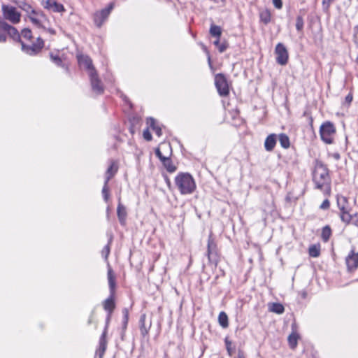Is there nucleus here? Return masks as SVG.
<instances>
[{
    "mask_svg": "<svg viewBox=\"0 0 358 358\" xmlns=\"http://www.w3.org/2000/svg\"><path fill=\"white\" fill-rule=\"evenodd\" d=\"M147 124L152 128V129L155 132V134L160 136L162 135V129L161 128L156 124V121L154 118L150 117L147 120Z\"/></svg>",
    "mask_w": 358,
    "mask_h": 358,
    "instance_id": "nucleus-25",
    "label": "nucleus"
},
{
    "mask_svg": "<svg viewBox=\"0 0 358 358\" xmlns=\"http://www.w3.org/2000/svg\"><path fill=\"white\" fill-rule=\"evenodd\" d=\"M278 139H279L280 145L282 148H288L289 147V145H290L289 138L286 134H280Z\"/></svg>",
    "mask_w": 358,
    "mask_h": 358,
    "instance_id": "nucleus-30",
    "label": "nucleus"
},
{
    "mask_svg": "<svg viewBox=\"0 0 358 358\" xmlns=\"http://www.w3.org/2000/svg\"><path fill=\"white\" fill-rule=\"evenodd\" d=\"M276 144V135L274 134H270L267 136L264 142L265 149L271 152L272 151Z\"/></svg>",
    "mask_w": 358,
    "mask_h": 358,
    "instance_id": "nucleus-17",
    "label": "nucleus"
},
{
    "mask_svg": "<svg viewBox=\"0 0 358 358\" xmlns=\"http://www.w3.org/2000/svg\"><path fill=\"white\" fill-rule=\"evenodd\" d=\"M124 317H125V319L127 320V317H128V312L126 309L124 310Z\"/></svg>",
    "mask_w": 358,
    "mask_h": 358,
    "instance_id": "nucleus-55",
    "label": "nucleus"
},
{
    "mask_svg": "<svg viewBox=\"0 0 358 358\" xmlns=\"http://www.w3.org/2000/svg\"><path fill=\"white\" fill-rule=\"evenodd\" d=\"M210 34L213 36L220 38L222 34L221 27L217 25H211L210 28Z\"/></svg>",
    "mask_w": 358,
    "mask_h": 358,
    "instance_id": "nucleus-34",
    "label": "nucleus"
},
{
    "mask_svg": "<svg viewBox=\"0 0 358 358\" xmlns=\"http://www.w3.org/2000/svg\"><path fill=\"white\" fill-rule=\"evenodd\" d=\"M115 3L111 2L109 3L107 8L98 11L94 14V22L96 27H101L103 23L108 17L111 10L113 9Z\"/></svg>",
    "mask_w": 358,
    "mask_h": 358,
    "instance_id": "nucleus-5",
    "label": "nucleus"
},
{
    "mask_svg": "<svg viewBox=\"0 0 358 358\" xmlns=\"http://www.w3.org/2000/svg\"><path fill=\"white\" fill-rule=\"evenodd\" d=\"M43 6L45 8L54 12L62 13L65 11V8L62 4L52 0H47L43 3Z\"/></svg>",
    "mask_w": 358,
    "mask_h": 358,
    "instance_id": "nucleus-12",
    "label": "nucleus"
},
{
    "mask_svg": "<svg viewBox=\"0 0 358 358\" xmlns=\"http://www.w3.org/2000/svg\"><path fill=\"white\" fill-rule=\"evenodd\" d=\"M117 171V166L116 164L113 162L110 166L108 168L106 173V180L105 182H108V181L114 176Z\"/></svg>",
    "mask_w": 358,
    "mask_h": 358,
    "instance_id": "nucleus-20",
    "label": "nucleus"
},
{
    "mask_svg": "<svg viewBox=\"0 0 358 358\" xmlns=\"http://www.w3.org/2000/svg\"><path fill=\"white\" fill-rule=\"evenodd\" d=\"M331 235V228L329 226H325L324 227H323L321 236H322V240L324 242L328 241Z\"/></svg>",
    "mask_w": 358,
    "mask_h": 358,
    "instance_id": "nucleus-33",
    "label": "nucleus"
},
{
    "mask_svg": "<svg viewBox=\"0 0 358 358\" xmlns=\"http://www.w3.org/2000/svg\"><path fill=\"white\" fill-rule=\"evenodd\" d=\"M352 95L351 94H348L345 97V103H347L348 105L352 102Z\"/></svg>",
    "mask_w": 358,
    "mask_h": 358,
    "instance_id": "nucleus-50",
    "label": "nucleus"
},
{
    "mask_svg": "<svg viewBox=\"0 0 358 358\" xmlns=\"http://www.w3.org/2000/svg\"><path fill=\"white\" fill-rule=\"evenodd\" d=\"M21 35L24 38L30 39L31 38V31L29 29H24L22 31Z\"/></svg>",
    "mask_w": 358,
    "mask_h": 358,
    "instance_id": "nucleus-40",
    "label": "nucleus"
},
{
    "mask_svg": "<svg viewBox=\"0 0 358 358\" xmlns=\"http://www.w3.org/2000/svg\"><path fill=\"white\" fill-rule=\"evenodd\" d=\"M270 310L278 314H282L284 312L285 308L282 304L273 303L270 307Z\"/></svg>",
    "mask_w": 358,
    "mask_h": 358,
    "instance_id": "nucleus-31",
    "label": "nucleus"
},
{
    "mask_svg": "<svg viewBox=\"0 0 358 358\" xmlns=\"http://www.w3.org/2000/svg\"><path fill=\"white\" fill-rule=\"evenodd\" d=\"M90 78L92 90L96 94L103 93V85L101 83V80L99 79L97 73L94 69H92V72L90 73Z\"/></svg>",
    "mask_w": 358,
    "mask_h": 358,
    "instance_id": "nucleus-9",
    "label": "nucleus"
},
{
    "mask_svg": "<svg viewBox=\"0 0 358 358\" xmlns=\"http://www.w3.org/2000/svg\"><path fill=\"white\" fill-rule=\"evenodd\" d=\"M303 24H304V22H303V19L302 16H300V15L297 16L296 20V28L297 31H302L303 28Z\"/></svg>",
    "mask_w": 358,
    "mask_h": 358,
    "instance_id": "nucleus-36",
    "label": "nucleus"
},
{
    "mask_svg": "<svg viewBox=\"0 0 358 358\" xmlns=\"http://www.w3.org/2000/svg\"><path fill=\"white\" fill-rule=\"evenodd\" d=\"M24 10L30 14L36 13V10H34L31 6L24 3L23 6H20Z\"/></svg>",
    "mask_w": 358,
    "mask_h": 358,
    "instance_id": "nucleus-39",
    "label": "nucleus"
},
{
    "mask_svg": "<svg viewBox=\"0 0 358 358\" xmlns=\"http://www.w3.org/2000/svg\"><path fill=\"white\" fill-rule=\"evenodd\" d=\"M335 134L336 128L332 122L327 121L320 126V134L321 139L327 144L333 143Z\"/></svg>",
    "mask_w": 358,
    "mask_h": 358,
    "instance_id": "nucleus-3",
    "label": "nucleus"
},
{
    "mask_svg": "<svg viewBox=\"0 0 358 358\" xmlns=\"http://www.w3.org/2000/svg\"><path fill=\"white\" fill-rule=\"evenodd\" d=\"M29 17L30 20L34 23L35 25H36L38 27H41L40 24V20H38V17L37 14H30L29 15Z\"/></svg>",
    "mask_w": 358,
    "mask_h": 358,
    "instance_id": "nucleus-38",
    "label": "nucleus"
},
{
    "mask_svg": "<svg viewBox=\"0 0 358 358\" xmlns=\"http://www.w3.org/2000/svg\"><path fill=\"white\" fill-rule=\"evenodd\" d=\"M2 11L4 17L13 24H16L20 20V14L17 12L16 8L6 5L2 6Z\"/></svg>",
    "mask_w": 358,
    "mask_h": 358,
    "instance_id": "nucleus-6",
    "label": "nucleus"
},
{
    "mask_svg": "<svg viewBox=\"0 0 358 358\" xmlns=\"http://www.w3.org/2000/svg\"><path fill=\"white\" fill-rule=\"evenodd\" d=\"M108 282L111 281L113 280H115V277L113 272L110 268L108 271Z\"/></svg>",
    "mask_w": 358,
    "mask_h": 358,
    "instance_id": "nucleus-48",
    "label": "nucleus"
},
{
    "mask_svg": "<svg viewBox=\"0 0 358 358\" xmlns=\"http://www.w3.org/2000/svg\"><path fill=\"white\" fill-rule=\"evenodd\" d=\"M145 315H142L140 317L139 323H140V331L141 334L143 336H146L148 334V331L151 327V322L146 324L145 322Z\"/></svg>",
    "mask_w": 358,
    "mask_h": 358,
    "instance_id": "nucleus-18",
    "label": "nucleus"
},
{
    "mask_svg": "<svg viewBox=\"0 0 358 358\" xmlns=\"http://www.w3.org/2000/svg\"><path fill=\"white\" fill-rule=\"evenodd\" d=\"M218 322L224 329L229 327L228 316L224 312L222 311L220 313L218 316Z\"/></svg>",
    "mask_w": 358,
    "mask_h": 358,
    "instance_id": "nucleus-26",
    "label": "nucleus"
},
{
    "mask_svg": "<svg viewBox=\"0 0 358 358\" xmlns=\"http://www.w3.org/2000/svg\"><path fill=\"white\" fill-rule=\"evenodd\" d=\"M102 194L103 196L104 200L107 202L109 198V190L108 187V182H105L104 185L102 189Z\"/></svg>",
    "mask_w": 358,
    "mask_h": 358,
    "instance_id": "nucleus-37",
    "label": "nucleus"
},
{
    "mask_svg": "<svg viewBox=\"0 0 358 358\" xmlns=\"http://www.w3.org/2000/svg\"><path fill=\"white\" fill-rule=\"evenodd\" d=\"M357 217V214L351 215L350 213V208L346 209L345 210H341L340 213V217L342 222H343L345 224H349L350 222H354L355 224H357V222L358 221V219L355 221H354V218Z\"/></svg>",
    "mask_w": 358,
    "mask_h": 358,
    "instance_id": "nucleus-13",
    "label": "nucleus"
},
{
    "mask_svg": "<svg viewBox=\"0 0 358 358\" xmlns=\"http://www.w3.org/2000/svg\"><path fill=\"white\" fill-rule=\"evenodd\" d=\"M20 42L22 50L30 55L38 53L44 45V42L40 37H38L36 41L31 45H25L22 41Z\"/></svg>",
    "mask_w": 358,
    "mask_h": 358,
    "instance_id": "nucleus-7",
    "label": "nucleus"
},
{
    "mask_svg": "<svg viewBox=\"0 0 358 358\" xmlns=\"http://www.w3.org/2000/svg\"><path fill=\"white\" fill-rule=\"evenodd\" d=\"M106 331L105 330L100 338L99 347L98 350H96V353L99 355V358L103 357V356L105 353V351L106 350L107 341H106Z\"/></svg>",
    "mask_w": 358,
    "mask_h": 358,
    "instance_id": "nucleus-14",
    "label": "nucleus"
},
{
    "mask_svg": "<svg viewBox=\"0 0 358 358\" xmlns=\"http://www.w3.org/2000/svg\"><path fill=\"white\" fill-rule=\"evenodd\" d=\"M334 1V0H323L322 3L323 5H327V6L329 7Z\"/></svg>",
    "mask_w": 358,
    "mask_h": 358,
    "instance_id": "nucleus-51",
    "label": "nucleus"
},
{
    "mask_svg": "<svg viewBox=\"0 0 358 358\" xmlns=\"http://www.w3.org/2000/svg\"><path fill=\"white\" fill-rule=\"evenodd\" d=\"M143 138L148 141H150L152 140V135H151L150 132L149 131L148 129H147L146 130H145L143 131Z\"/></svg>",
    "mask_w": 358,
    "mask_h": 358,
    "instance_id": "nucleus-44",
    "label": "nucleus"
},
{
    "mask_svg": "<svg viewBox=\"0 0 358 358\" xmlns=\"http://www.w3.org/2000/svg\"><path fill=\"white\" fill-rule=\"evenodd\" d=\"M37 14L38 17V20H40V24L41 27L45 28L46 24L48 23V20L45 14H43L42 12H37L36 11V13Z\"/></svg>",
    "mask_w": 358,
    "mask_h": 358,
    "instance_id": "nucleus-35",
    "label": "nucleus"
},
{
    "mask_svg": "<svg viewBox=\"0 0 358 358\" xmlns=\"http://www.w3.org/2000/svg\"><path fill=\"white\" fill-rule=\"evenodd\" d=\"M226 348L229 355L231 356L234 352V350L231 349V343L227 338L225 339Z\"/></svg>",
    "mask_w": 358,
    "mask_h": 358,
    "instance_id": "nucleus-43",
    "label": "nucleus"
},
{
    "mask_svg": "<svg viewBox=\"0 0 358 358\" xmlns=\"http://www.w3.org/2000/svg\"><path fill=\"white\" fill-rule=\"evenodd\" d=\"M79 64L90 71V73L92 69H94L92 65V59L86 55H80L78 57Z\"/></svg>",
    "mask_w": 358,
    "mask_h": 358,
    "instance_id": "nucleus-15",
    "label": "nucleus"
},
{
    "mask_svg": "<svg viewBox=\"0 0 358 358\" xmlns=\"http://www.w3.org/2000/svg\"><path fill=\"white\" fill-rule=\"evenodd\" d=\"M260 20L265 24H267L271 21V13L268 10H264L259 13Z\"/></svg>",
    "mask_w": 358,
    "mask_h": 358,
    "instance_id": "nucleus-29",
    "label": "nucleus"
},
{
    "mask_svg": "<svg viewBox=\"0 0 358 358\" xmlns=\"http://www.w3.org/2000/svg\"><path fill=\"white\" fill-rule=\"evenodd\" d=\"M276 62L280 65H285L288 62L289 55L286 47L281 43L276 45L275 49Z\"/></svg>",
    "mask_w": 358,
    "mask_h": 358,
    "instance_id": "nucleus-8",
    "label": "nucleus"
},
{
    "mask_svg": "<svg viewBox=\"0 0 358 358\" xmlns=\"http://www.w3.org/2000/svg\"><path fill=\"white\" fill-rule=\"evenodd\" d=\"M108 284H109V287H110L111 294L113 295V294H114V289H115V280H113L111 281H109Z\"/></svg>",
    "mask_w": 358,
    "mask_h": 358,
    "instance_id": "nucleus-49",
    "label": "nucleus"
},
{
    "mask_svg": "<svg viewBox=\"0 0 358 358\" xmlns=\"http://www.w3.org/2000/svg\"><path fill=\"white\" fill-rule=\"evenodd\" d=\"M337 204L341 210H345L349 208L348 201L345 196H340L337 197Z\"/></svg>",
    "mask_w": 358,
    "mask_h": 358,
    "instance_id": "nucleus-24",
    "label": "nucleus"
},
{
    "mask_svg": "<svg viewBox=\"0 0 358 358\" xmlns=\"http://www.w3.org/2000/svg\"><path fill=\"white\" fill-rule=\"evenodd\" d=\"M162 164L167 171L169 173H173L176 171V166L173 164L172 161L169 158V156H168L166 158H163Z\"/></svg>",
    "mask_w": 358,
    "mask_h": 358,
    "instance_id": "nucleus-21",
    "label": "nucleus"
},
{
    "mask_svg": "<svg viewBox=\"0 0 358 358\" xmlns=\"http://www.w3.org/2000/svg\"><path fill=\"white\" fill-rule=\"evenodd\" d=\"M214 45H216L217 48H218V46L220 45L219 38H217V40H216V41L214 42Z\"/></svg>",
    "mask_w": 358,
    "mask_h": 358,
    "instance_id": "nucleus-53",
    "label": "nucleus"
},
{
    "mask_svg": "<svg viewBox=\"0 0 358 358\" xmlns=\"http://www.w3.org/2000/svg\"><path fill=\"white\" fill-rule=\"evenodd\" d=\"M345 263L349 271H354L358 267V252L355 253L352 250L346 257Z\"/></svg>",
    "mask_w": 358,
    "mask_h": 358,
    "instance_id": "nucleus-10",
    "label": "nucleus"
},
{
    "mask_svg": "<svg viewBox=\"0 0 358 358\" xmlns=\"http://www.w3.org/2000/svg\"><path fill=\"white\" fill-rule=\"evenodd\" d=\"M161 150L171 151V145L169 143H163L155 150L156 155L159 158V159L162 162H163V158H166L168 156L163 155L162 152H161Z\"/></svg>",
    "mask_w": 358,
    "mask_h": 358,
    "instance_id": "nucleus-19",
    "label": "nucleus"
},
{
    "mask_svg": "<svg viewBox=\"0 0 358 358\" xmlns=\"http://www.w3.org/2000/svg\"><path fill=\"white\" fill-rule=\"evenodd\" d=\"M309 255L312 257H317L320 255V245L314 244L310 246L308 250Z\"/></svg>",
    "mask_w": 358,
    "mask_h": 358,
    "instance_id": "nucleus-27",
    "label": "nucleus"
},
{
    "mask_svg": "<svg viewBox=\"0 0 358 358\" xmlns=\"http://www.w3.org/2000/svg\"><path fill=\"white\" fill-rule=\"evenodd\" d=\"M166 183H167V185H168L169 186H170V185H171V182H170L169 179V178H166Z\"/></svg>",
    "mask_w": 358,
    "mask_h": 358,
    "instance_id": "nucleus-56",
    "label": "nucleus"
},
{
    "mask_svg": "<svg viewBox=\"0 0 358 358\" xmlns=\"http://www.w3.org/2000/svg\"><path fill=\"white\" fill-rule=\"evenodd\" d=\"M208 258L210 262L216 261V245L212 238L211 235L209 236L208 241V250H207Z\"/></svg>",
    "mask_w": 358,
    "mask_h": 358,
    "instance_id": "nucleus-11",
    "label": "nucleus"
},
{
    "mask_svg": "<svg viewBox=\"0 0 358 358\" xmlns=\"http://www.w3.org/2000/svg\"><path fill=\"white\" fill-rule=\"evenodd\" d=\"M227 47L228 45L227 43L224 42L220 43V45L218 46V50L220 52H223L227 50Z\"/></svg>",
    "mask_w": 358,
    "mask_h": 358,
    "instance_id": "nucleus-47",
    "label": "nucleus"
},
{
    "mask_svg": "<svg viewBox=\"0 0 358 358\" xmlns=\"http://www.w3.org/2000/svg\"><path fill=\"white\" fill-rule=\"evenodd\" d=\"M50 59L57 66L62 65V59L59 58V57H58L57 55H53L52 54H51Z\"/></svg>",
    "mask_w": 358,
    "mask_h": 358,
    "instance_id": "nucleus-41",
    "label": "nucleus"
},
{
    "mask_svg": "<svg viewBox=\"0 0 358 358\" xmlns=\"http://www.w3.org/2000/svg\"><path fill=\"white\" fill-rule=\"evenodd\" d=\"M103 308L106 310L111 313L115 308V302L113 296L111 294L110 297L106 299L103 302Z\"/></svg>",
    "mask_w": 358,
    "mask_h": 358,
    "instance_id": "nucleus-22",
    "label": "nucleus"
},
{
    "mask_svg": "<svg viewBox=\"0 0 358 358\" xmlns=\"http://www.w3.org/2000/svg\"><path fill=\"white\" fill-rule=\"evenodd\" d=\"M215 84L220 96H227L229 94V85L224 74L218 73L215 76Z\"/></svg>",
    "mask_w": 358,
    "mask_h": 358,
    "instance_id": "nucleus-4",
    "label": "nucleus"
},
{
    "mask_svg": "<svg viewBox=\"0 0 358 358\" xmlns=\"http://www.w3.org/2000/svg\"><path fill=\"white\" fill-rule=\"evenodd\" d=\"M6 27H8V24L0 18V42H5L6 40Z\"/></svg>",
    "mask_w": 358,
    "mask_h": 358,
    "instance_id": "nucleus-23",
    "label": "nucleus"
},
{
    "mask_svg": "<svg viewBox=\"0 0 358 358\" xmlns=\"http://www.w3.org/2000/svg\"><path fill=\"white\" fill-rule=\"evenodd\" d=\"M333 157H334V159L338 160L340 159V155L338 153H334L333 155Z\"/></svg>",
    "mask_w": 358,
    "mask_h": 358,
    "instance_id": "nucleus-52",
    "label": "nucleus"
},
{
    "mask_svg": "<svg viewBox=\"0 0 358 358\" xmlns=\"http://www.w3.org/2000/svg\"><path fill=\"white\" fill-rule=\"evenodd\" d=\"M238 358H245V356L242 352H239L238 355Z\"/></svg>",
    "mask_w": 358,
    "mask_h": 358,
    "instance_id": "nucleus-54",
    "label": "nucleus"
},
{
    "mask_svg": "<svg viewBox=\"0 0 358 358\" xmlns=\"http://www.w3.org/2000/svg\"><path fill=\"white\" fill-rule=\"evenodd\" d=\"M49 31L52 34H55V31L53 29H49Z\"/></svg>",
    "mask_w": 358,
    "mask_h": 358,
    "instance_id": "nucleus-57",
    "label": "nucleus"
},
{
    "mask_svg": "<svg viewBox=\"0 0 358 358\" xmlns=\"http://www.w3.org/2000/svg\"><path fill=\"white\" fill-rule=\"evenodd\" d=\"M6 33H8L10 37L13 39H20V36L17 32V30L8 24V27H6Z\"/></svg>",
    "mask_w": 358,
    "mask_h": 358,
    "instance_id": "nucleus-32",
    "label": "nucleus"
},
{
    "mask_svg": "<svg viewBox=\"0 0 358 358\" xmlns=\"http://www.w3.org/2000/svg\"><path fill=\"white\" fill-rule=\"evenodd\" d=\"M117 214L120 224H124L127 213L126 208L120 202V199H119V203L117 208Z\"/></svg>",
    "mask_w": 358,
    "mask_h": 358,
    "instance_id": "nucleus-16",
    "label": "nucleus"
},
{
    "mask_svg": "<svg viewBox=\"0 0 358 358\" xmlns=\"http://www.w3.org/2000/svg\"><path fill=\"white\" fill-rule=\"evenodd\" d=\"M272 2L276 8H278V9L282 8V0H272Z\"/></svg>",
    "mask_w": 358,
    "mask_h": 358,
    "instance_id": "nucleus-46",
    "label": "nucleus"
},
{
    "mask_svg": "<svg viewBox=\"0 0 358 358\" xmlns=\"http://www.w3.org/2000/svg\"><path fill=\"white\" fill-rule=\"evenodd\" d=\"M175 183L182 194H192L196 189L192 176L187 173H180L175 178Z\"/></svg>",
    "mask_w": 358,
    "mask_h": 358,
    "instance_id": "nucleus-2",
    "label": "nucleus"
},
{
    "mask_svg": "<svg viewBox=\"0 0 358 358\" xmlns=\"http://www.w3.org/2000/svg\"><path fill=\"white\" fill-rule=\"evenodd\" d=\"M313 180L317 189L329 188L330 177L327 167L320 161L316 160L313 173Z\"/></svg>",
    "mask_w": 358,
    "mask_h": 358,
    "instance_id": "nucleus-1",
    "label": "nucleus"
},
{
    "mask_svg": "<svg viewBox=\"0 0 358 358\" xmlns=\"http://www.w3.org/2000/svg\"><path fill=\"white\" fill-rule=\"evenodd\" d=\"M298 338H299V336L295 332L292 333L289 336V337H288V343H289V347L292 349H294L296 347Z\"/></svg>",
    "mask_w": 358,
    "mask_h": 358,
    "instance_id": "nucleus-28",
    "label": "nucleus"
},
{
    "mask_svg": "<svg viewBox=\"0 0 358 358\" xmlns=\"http://www.w3.org/2000/svg\"><path fill=\"white\" fill-rule=\"evenodd\" d=\"M109 253H110V246H109V244H108L103 248V250L101 251V254L105 257V259H107L109 255Z\"/></svg>",
    "mask_w": 358,
    "mask_h": 358,
    "instance_id": "nucleus-42",
    "label": "nucleus"
},
{
    "mask_svg": "<svg viewBox=\"0 0 358 358\" xmlns=\"http://www.w3.org/2000/svg\"><path fill=\"white\" fill-rule=\"evenodd\" d=\"M330 203L328 199H325L322 203L320 205V208L323 210L328 209L329 208Z\"/></svg>",
    "mask_w": 358,
    "mask_h": 358,
    "instance_id": "nucleus-45",
    "label": "nucleus"
}]
</instances>
